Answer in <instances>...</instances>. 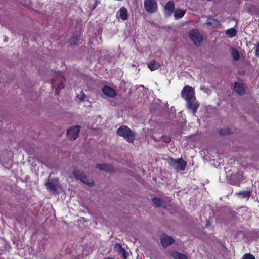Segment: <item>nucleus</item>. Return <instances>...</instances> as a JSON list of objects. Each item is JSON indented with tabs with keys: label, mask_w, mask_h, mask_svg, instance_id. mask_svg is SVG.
<instances>
[{
	"label": "nucleus",
	"mask_w": 259,
	"mask_h": 259,
	"mask_svg": "<svg viewBox=\"0 0 259 259\" xmlns=\"http://www.w3.org/2000/svg\"><path fill=\"white\" fill-rule=\"evenodd\" d=\"M220 134L222 135H228L230 133V131L228 128L221 129L219 132Z\"/></svg>",
	"instance_id": "a878e982"
},
{
	"label": "nucleus",
	"mask_w": 259,
	"mask_h": 259,
	"mask_svg": "<svg viewBox=\"0 0 259 259\" xmlns=\"http://www.w3.org/2000/svg\"><path fill=\"white\" fill-rule=\"evenodd\" d=\"M186 13V10L177 9L174 12V17L176 19H180L183 17Z\"/></svg>",
	"instance_id": "dca6fc26"
},
{
	"label": "nucleus",
	"mask_w": 259,
	"mask_h": 259,
	"mask_svg": "<svg viewBox=\"0 0 259 259\" xmlns=\"http://www.w3.org/2000/svg\"><path fill=\"white\" fill-rule=\"evenodd\" d=\"M171 255L174 259H188L186 255L177 251L171 253Z\"/></svg>",
	"instance_id": "f3484780"
},
{
	"label": "nucleus",
	"mask_w": 259,
	"mask_h": 259,
	"mask_svg": "<svg viewBox=\"0 0 259 259\" xmlns=\"http://www.w3.org/2000/svg\"><path fill=\"white\" fill-rule=\"evenodd\" d=\"M251 194V192L250 191H240L237 193L238 195L241 196L242 198H247L249 199Z\"/></svg>",
	"instance_id": "4be33fe9"
},
{
	"label": "nucleus",
	"mask_w": 259,
	"mask_h": 259,
	"mask_svg": "<svg viewBox=\"0 0 259 259\" xmlns=\"http://www.w3.org/2000/svg\"><path fill=\"white\" fill-rule=\"evenodd\" d=\"M117 134L123 137L127 142L133 143L135 138V134L127 126L122 125L117 130Z\"/></svg>",
	"instance_id": "7ed1b4c3"
},
{
	"label": "nucleus",
	"mask_w": 259,
	"mask_h": 259,
	"mask_svg": "<svg viewBox=\"0 0 259 259\" xmlns=\"http://www.w3.org/2000/svg\"><path fill=\"white\" fill-rule=\"evenodd\" d=\"M115 248L117 250V251L118 252L122 253L123 255L125 257V254L126 253V251L123 248H122L121 245H120L118 243H116L115 244Z\"/></svg>",
	"instance_id": "b1692460"
},
{
	"label": "nucleus",
	"mask_w": 259,
	"mask_h": 259,
	"mask_svg": "<svg viewBox=\"0 0 259 259\" xmlns=\"http://www.w3.org/2000/svg\"><path fill=\"white\" fill-rule=\"evenodd\" d=\"M119 17L122 20H125L128 19L127 10L124 7H122L119 9Z\"/></svg>",
	"instance_id": "2eb2a0df"
},
{
	"label": "nucleus",
	"mask_w": 259,
	"mask_h": 259,
	"mask_svg": "<svg viewBox=\"0 0 259 259\" xmlns=\"http://www.w3.org/2000/svg\"><path fill=\"white\" fill-rule=\"evenodd\" d=\"M255 55L257 57L259 56V42H258L255 47Z\"/></svg>",
	"instance_id": "c756f323"
},
{
	"label": "nucleus",
	"mask_w": 259,
	"mask_h": 259,
	"mask_svg": "<svg viewBox=\"0 0 259 259\" xmlns=\"http://www.w3.org/2000/svg\"><path fill=\"white\" fill-rule=\"evenodd\" d=\"M72 175L75 179L80 180L83 183L90 186L94 185L93 180L89 179L84 173L75 169L73 171Z\"/></svg>",
	"instance_id": "39448f33"
},
{
	"label": "nucleus",
	"mask_w": 259,
	"mask_h": 259,
	"mask_svg": "<svg viewBox=\"0 0 259 259\" xmlns=\"http://www.w3.org/2000/svg\"><path fill=\"white\" fill-rule=\"evenodd\" d=\"M207 24L210 26L214 27L215 26L219 25L220 22L216 19L209 18L207 19Z\"/></svg>",
	"instance_id": "a211bd4d"
},
{
	"label": "nucleus",
	"mask_w": 259,
	"mask_h": 259,
	"mask_svg": "<svg viewBox=\"0 0 259 259\" xmlns=\"http://www.w3.org/2000/svg\"><path fill=\"white\" fill-rule=\"evenodd\" d=\"M231 54L235 60H238L240 58V54L239 51L234 48H231Z\"/></svg>",
	"instance_id": "aec40b11"
},
{
	"label": "nucleus",
	"mask_w": 259,
	"mask_h": 259,
	"mask_svg": "<svg viewBox=\"0 0 259 259\" xmlns=\"http://www.w3.org/2000/svg\"><path fill=\"white\" fill-rule=\"evenodd\" d=\"M168 164L177 171H183L185 170L187 162L184 161L182 158L174 159L169 158L168 159Z\"/></svg>",
	"instance_id": "20e7f679"
},
{
	"label": "nucleus",
	"mask_w": 259,
	"mask_h": 259,
	"mask_svg": "<svg viewBox=\"0 0 259 259\" xmlns=\"http://www.w3.org/2000/svg\"><path fill=\"white\" fill-rule=\"evenodd\" d=\"M226 34L228 35L230 37H233L236 35L237 31L233 28L228 29Z\"/></svg>",
	"instance_id": "5701e85b"
},
{
	"label": "nucleus",
	"mask_w": 259,
	"mask_h": 259,
	"mask_svg": "<svg viewBox=\"0 0 259 259\" xmlns=\"http://www.w3.org/2000/svg\"><path fill=\"white\" fill-rule=\"evenodd\" d=\"M96 167L101 170H103L110 173L115 171V170L113 167V166L110 165H107L105 164H98L96 165Z\"/></svg>",
	"instance_id": "f8f14e48"
},
{
	"label": "nucleus",
	"mask_w": 259,
	"mask_h": 259,
	"mask_svg": "<svg viewBox=\"0 0 259 259\" xmlns=\"http://www.w3.org/2000/svg\"><path fill=\"white\" fill-rule=\"evenodd\" d=\"M102 92L105 95L110 97L113 98L116 95L115 91L112 88L108 86L104 87L102 89Z\"/></svg>",
	"instance_id": "ddd939ff"
},
{
	"label": "nucleus",
	"mask_w": 259,
	"mask_h": 259,
	"mask_svg": "<svg viewBox=\"0 0 259 259\" xmlns=\"http://www.w3.org/2000/svg\"><path fill=\"white\" fill-rule=\"evenodd\" d=\"M205 92L207 93V94H209L211 92V91L208 89H206Z\"/></svg>",
	"instance_id": "2f4dec72"
},
{
	"label": "nucleus",
	"mask_w": 259,
	"mask_h": 259,
	"mask_svg": "<svg viewBox=\"0 0 259 259\" xmlns=\"http://www.w3.org/2000/svg\"><path fill=\"white\" fill-rule=\"evenodd\" d=\"M94 4L93 7H91L90 5H89V8H90L91 11L94 10L96 7L100 3V2L99 0H94Z\"/></svg>",
	"instance_id": "bb28decb"
},
{
	"label": "nucleus",
	"mask_w": 259,
	"mask_h": 259,
	"mask_svg": "<svg viewBox=\"0 0 259 259\" xmlns=\"http://www.w3.org/2000/svg\"><path fill=\"white\" fill-rule=\"evenodd\" d=\"M79 35L78 33V32L74 33L71 38L69 43L71 45H74L76 44V42L78 41L79 39Z\"/></svg>",
	"instance_id": "412c9836"
},
{
	"label": "nucleus",
	"mask_w": 259,
	"mask_h": 259,
	"mask_svg": "<svg viewBox=\"0 0 259 259\" xmlns=\"http://www.w3.org/2000/svg\"><path fill=\"white\" fill-rule=\"evenodd\" d=\"M80 132V126L75 125L70 127L67 131V136L68 139L75 140L77 138Z\"/></svg>",
	"instance_id": "6e6552de"
},
{
	"label": "nucleus",
	"mask_w": 259,
	"mask_h": 259,
	"mask_svg": "<svg viewBox=\"0 0 259 259\" xmlns=\"http://www.w3.org/2000/svg\"><path fill=\"white\" fill-rule=\"evenodd\" d=\"M181 96L186 101L187 106L189 111L195 115L199 107V104L195 97L194 89L189 85L185 86L181 91Z\"/></svg>",
	"instance_id": "f257e3e1"
},
{
	"label": "nucleus",
	"mask_w": 259,
	"mask_h": 259,
	"mask_svg": "<svg viewBox=\"0 0 259 259\" xmlns=\"http://www.w3.org/2000/svg\"><path fill=\"white\" fill-rule=\"evenodd\" d=\"M189 36L194 44L197 46L201 45L203 41V36L199 30L192 29L189 32Z\"/></svg>",
	"instance_id": "423d86ee"
},
{
	"label": "nucleus",
	"mask_w": 259,
	"mask_h": 259,
	"mask_svg": "<svg viewBox=\"0 0 259 259\" xmlns=\"http://www.w3.org/2000/svg\"><path fill=\"white\" fill-rule=\"evenodd\" d=\"M152 201L154 205L158 207L165 208L166 207V203L159 198H152Z\"/></svg>",
	"instance_id": "4468645a"
},
{
	"label": "nucleus",
	"mask_w": 259,
	"mask_h": 259,
	"mask_svg": "<svg viewBox=\"0 0 259 259\" xmlns=\"http://www.w3.org/2000/svg\"><path fill=\"white\" fill-rule=\"evenodd\" d=\"M54 78L51 80L52 87L55 88L57 94L59 91L64 88V84L66 82L64 73L62 72L55 71Z\"/></svg>",
	"instance_id": "f03ea898"
},
{
	"label": "nucleus",
	"mask_w": 259,
	"mask_h": 259,
	"mask_svg": "<svg viewBox=\"0 0 259 259\" xmlns=\"http://www.w3.org/2000/svg\"><path fill=\"white\" fill-rule=\"evenodd\" d=\"M149 65H157V64H156V62L155 60H153L151 62V63ZM158 65H159V64H158Z\"/></svg>",
	"instance_id": "7c9ffc66"
},
{
	"label": "nucleus",
	"mask_w": 259,
	"mask_h": 259,
	"mask_svg": "<svg viewBox=\"0 0 259 259\" xmlns=\"http://www.w3.org/2000/svg\"><path fill=\"white\" fill-rule=\"evenodd\" d=\"M175 10V4L171 1L167 3L164 7V14L166 17L171 16Z\"/></svg>",
	"instance_id": "9b49d317"
},
{
	"label": "nucleus",
	"mask_w": 259,
	"mask_h": 259,
	"mask_svg": "<svg viewBox=\"0 0 259 259\" xmlns=\"http://www.w3.org/2000/svg\"><path fill=\"white\" fill-rule=\"evenodd\" d=\"M144 5L146 10L150 13L156 12L157 10V4L155 0H145Z\"/></svg>",
	"instance_id": "0eeeda50"
},
{
	"label": "nucleus",
	"mask_w": 259,
	"mask_h": 259,
	"mask_svg": "<svg viewBox=\"0 0 259 259\" xmlns=\"http://www.w3.org/2000/svg\"><path fill=\"white\" fill-rule=\"evenodd\" d=\"M233 90L238 95H242L245 93L246 87L242 83L236 82L234 83Z\"/></svg>",
	"instance_id": "9d476101"
},
{
	"label": "nucleus",
	"mask_w": 259,
	"mask_h": 259,
	"mask_svg": "<svg viewBox=\"0 0 259 259\" xmlns=\"http://www.w3.org/2000/svg\"><path fill=\"white\" fill-rule=\"evenodd\" d=\"M159 66H148V67L151 71H154L157 70Z\"/></svg>",
	"instance_id": "c85d7f7f"
},
{
	"label": "nucleus",
	"mask_w": 259,
	"mask_h": 259,
	"mask_svg": "<svg viewBox=\"0 0 259 259\" xmlns=\"http://www.w3.org/2000/svg\"><path fill=\"white\" fill-rule=\"evenodd\" d=\"M79 99L81 101H86L88 100V97L83 91H81L80 94L78 95Z\"/></svg>",
	"instance_id": "393cba45"
},
{
	"label": "nucleus",
	"mask_w": 259,
	"mask_h": 259,
	"mask_svg": "<svg viewBox=\"0 0 259 259\" xmlns=\"http://www.w3.org/2000/svg\"><path fill=\"white\" fill-rule=\"evenodd\" d=\"M160 239L161 245L164 248L167 247L175 242L174 239L171 237L166 234L161 235Z\"/></svg>",
	"instance_id": "1a4fd4ad"
},
{
	"label": "nucleus",
	"mask_w": 259,
	"mask_h": 259,
	"mask_svg": "<svg viewBox=\"0 0 259 259\" xmlns=\"http://www.w3.org/2000/svg\"><path fill=\"white\" fill-rule=\"evenodd\" d=\"M242 259H255V257L250 253H246L243 255Z\"/></svg>",
	"instance_id": "cd10ccee"
},
{
	"label": "nucleus",
	"mask_w": 259,
	"mask_h": 259,
	"mask_svg": "<svg viewBox=\"0 0 259 259\" xmlns=\"http://www.w3.org/2000/svg\"><path fill=\"white\" fill-rule=\"evenodd\" d=\"M45 185L47 188L50 191L55 192L57 190V187L55 184L52 182H47L45 183Z\"/></svg>",
	"instance_id": "6ab92c4d"
}]
</instances>
